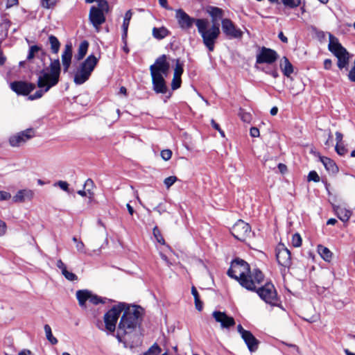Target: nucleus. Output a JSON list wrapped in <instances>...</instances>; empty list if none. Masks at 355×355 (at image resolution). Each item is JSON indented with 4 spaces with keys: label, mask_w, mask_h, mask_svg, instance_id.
<instances>
[{
    "label": "nucleus",
    "mask_w": 355,
    "mask_h": 355,
    "mask_svg": "<svg viewBox=\"0 0 355 355\" xmlns=\"http://www.w3.org/2000/svg\"><path fill=\"white\" fill-rule=\"evenodd\" d=\"M122 313L115 337L123 347L132 349L141 343L137 329L142 321L144 309L140 306L112 300V327H115Z\"/></svg>",
    "instance_id": "f257e3e1"
},
{
    "label": "nucleus",
    "mask_w": 355,
    "mask_h": 355,
    "mask_svg": "<svg viewBox=\"0 0 355 355\" xmlns=\"http://www.w3.org/2000/svg\"><path fill=\"white\" fill-rule=\"evenodd\" d=\"M175 19L180 28L184 31L189 30L195 24L199 34L202 37L204 45L209 51L214 50L215 44L220 33L218 25H212L208 28L209 22L207 19L191 17L181 8L175 10Z\"/></svg>",
    "instance_id": "f03ea898"
},
{
    "label": "nucleus",
    "mask_w": 355,
    "mask_h": 355,
    "mask_svg": "<svg viewBox=\"0 0 355 355\" xmlns=\"http://www.w3.org/2000/svg\"><path fill=\"white\" fill-rule=\"evenodd\" d=\"M49 67L39 71L37 85L40 88L33 94L28 96V99L33 101L40 98L44 93L51 87L57 85L60 80L61 66L59 59L52 60Z\"/></svg>",
    "instance_id": "7ed1b4c3"
},
{
    "label": "nucleus",
    "mask_w": 355,
    "mask_h": 355,
    "mask_svg": "<svg viewBox=\"0 0 355 355\" xmlns=\"http://www.w3.org/2000/svg\"><path fill=\"white\" fill-rule=\"evenodd\" d=\"M97 63V58L93 54L89 55L74 71V83L80 85L88 80Z\"/></svg>",
    "instance_id": "20e7f679"
},
{
    "label": "nucleus",
    "mask_w": 355,
    "mask_h": 355,
    "mask_svg": "<svg viewBox=\"0 0 355 355\" xmlns=\"http://www.w3.org/2000/svg\"><path fill=\"white\" fill-rule=\"evenodd\" d=\"M249 264L243 259H236L232 261L230 268L228 269L227 275L236 280L241 286H250L245 281L244 277L250 272Z\"/></svg>",
    "instance_id": "39448f33"
},
{
    "label": "nucleus",
    "mask_w": 355,
    "mask_h": 355,
    "mask_svg": "<svg viewBox=\"0 0 355 355\" xmlns=\"http://www.w3.org/2000/svg\"><path fill=\"white\" fill-rule=\"evenodd\" d=\"M329 50L338 58V67L342 69L347 67L349 62V53L332 34H329Z\"/></svg>",
    "instance_id": "423d86ee"
},
{
    "label": "nucleus",
    "mask_w": 355,
    "mask_h": 355,
    "mask_svg": "<svg viewBox=\"0 0 355 355\" xmlns=\"http://www.w3.org/2000/svg\"><path fill=\"white\" fill-rule=\"evenodd\" d=\"M76 298L78 301L79 306L83 309H86L87 301L94 305H98L99 304H105L107 302H110L111 300L106 297H102L93 293L91 291L78 290L76 291Z\"/></svg>",
    "instance_id": "0eeeda50"
},
{
    "label": "nucleus",
    "mask_w": 355,
    "mask_h": 355,
    "mask_svg": "<svg viewBox=\"0 0 355 355\" xmlns=\"http://www.w3.org/2000/svg\"><path fill=\"white\" fill-rule=\"evenodd\" d=\"M258 295L266 303L276 306L278 303V297L274 285L270 282L261 284L256 291Z\"/></svg>",
    "instance_id": "6e6552de"
},
{
    "label": "nucleus",
    "mask_w": 355,
    "mask_h": 355,
    "mask_svg": "<svg viewBox=\"0 0 355 355\" xmlns=\"http://www.w3.org/2000/svg\"><path fill=\"white\" fill-rule=\"evenodd\" d=\"M247 284L250 286H241L250 291H255L263 284L264 275L259 268H254L252 270L250 268V272L244 277Z\"/></svg>",
    "instance_id": "1a4fd4ad"
},
{
    "label": "nucleus",
    "mask_w": 355,
    "mask_h": 355,
    "mask_svg": "<svg viewBox=\"0 0 355 355\" xmlns=\"http://www.w3.org/2000/svg\"><path fill=\"white\" fill-rule=\"evenodd\" d=\"M109 11V3H107L106 8H101L98 6H92L89 13V19L93 26L98 31L99 27L105 21L104 12Z\"/></svg>",
    "instance_id": "9d476101"
},
{
    "label": "nucleus",
    "mask_w": 355,
    "mask_h": 355,
    "mask_svg": "<svg viewBox=\"0 0 355 355\" xmlns=\"http://www.w3.org/2000/svg\"><path fill=\"white\" fill-rule=\"evenodd\" d=\"M221 28L227 39H240L243 36L242 31L230 19L225 18L221 20Z\"/></svg>",
    "instance_id": "9b49d317"
},
{
    "label": "nucleus",
    "mask_w": 355,
    "mask_h": 355,
    "mask_svg": "<svg viewBox=\"0 0 355 355\" xmlns=\"http://www.w3.org/2000/svg\"><path fill=\"white\" fill-rule=\"evenodd\" d=\"M35 135V130L33 128H28L13 135L9 138V144L12 147H19Z\"/></svg>",
    "instance_id": "f8f14e48"
},
{
    "label": "nucleus",
    "mask_w": 355,
    "mask_h": 355,
    "mask_svg": "<svg viewBox=\"0 0 355 355\" xmlns=\"http://www.w3.org/2000/svg\"><path fill=\"white\" fill-rule=\"evenodd\" d=\"M231 233L234 237L243 241L251 233L250 225L242 220H239L232 227Z\"/></svg>",
    "instance_id": "ddd939ff"
},
{
    "label": "nucleus",
    "mask_w": 355,
    "mask_h": 355,
    "mask_svg": "<svg viewBox=\"0 0 355 355\" xmlns=\"http://www.w3.org/2000/svg\"><path fill=\"white\" fill-rule=\"evenodd\" d=\"M170 69V64L166 55L158 57L153 64L150 66V74L157 73L166 76Z\"/></svg>",
    "instance_id": "4468645a"
},
{
    "label": "nucleus",
    "mask_w": 355,
    "mask_h": 355,
    "mask_svg": "<svg viewBox=\"0 0 355 355\" xmlns=\"http://www.w3.org/2000/svg\"><path fill=\"white\" fill-rule=\"evenodd\" d=\"M275 252L278 263L284 268H289L292 263L291 252L281 243L277 245Z\"/></svg>",
    "instance_id": "2eb2a0df"
},
{
    "label": "nucleus",
    "mask_w": 355,
    "mask_h": 355,
    "mask_svg": "<svg viewBox=\"0 0 355 355\" xmlns=\"http://www.w3.org/2000/svg\"><path fill=\"white\" fill-rule=\"evenodd\" d=\"M11 89L18 95L27 96L35 89V85L22 80L14 81L10 83Z\"/></svg>",
    "instance_id": "dca6fc26"
},
{
    "label": "nucleus",
    "mask_w": 355,
    "mask_h": 355,
    "mask_svg": "<svg viewBox=\"0 0 355 355\" xmlns=\"http://www.w3.org/2000/svg\"><path fill=\"white\" fill-rule=\"evenodd\" d=\"M278 58V55L275 50L266 47H262L260 53L257 55V63L272 64Z\"/></svg>",
    "instance_id": "f3484780"
},
{
    "label": "nucleus",
    "mask_w": 355,
    "mask_h": 355,
    "mask_svg": "<svg viewBox=\"0 0 355 355\" xmlns=\"http://www.w3.org/2000/svg\"><path fill=\"white\" fill-rule=\"evenodd\" d=\"M212 316L217 322L220 324L223 329H229L235 324L234 319L227 315L225 312L215 311L212 313Z\"/></svg>",
    "instance_id": "a211bd4d"
},
{
    "label": "nucleus",
    "mask_w": 355,
    "mask_h": 355,
    "mask_svg": "<svg viewBox=\"0 0 355 355\" xmlns=\"http://www.w3.org/2000/svg\"><path fill=\"white\" fill-rule=\"evenodd\" d=\"M152 77V83L154 91L157 94H165L167 91V87L162 74H150Z\"/></svg>",
    "instance_id": "6ab92c4d"
},
{
    "label": "nucleus",
    "mask_w": 355,
    "mask_h": 355,
    "mask_svg": "<svg viewBox=\"0 0 355 355\" xmlns=\"http://www.w3.org/2000/svg\"><path fill=\"white\" fill-rule=\"evenodd\" d=\"M206 11L211 17V21L213 23L212 25L216 24L219 27V24L217 21L219 19H223V17L224 15L223 10L215 6H208Z\"/></svg>",
    "instance_id": "aec40b11"
},
{
    "label": "nucleus",
    "mask_w": 355,
    "mask_h": 355,
    "mask_svg": "<svg viewBox=\"0 0 355 355\" xmlns=\"http://www.w3.org/2000/svg\"><path fill=\"white\" fill-rule=\"evenodd\" d=\"M96 327L101 330L107 331L108 335L111 334V309L107 310L105 313L104 321H97Z\"/></svg>",
    "instance_id": "412c9836"
},
{
    "label": "nucleus",
    "mask_w": 355,
    "mask_h": 355,
    "mask_svg": "<svg viewBox=\"0 0 355 355\" xmlns=\"http://www.w3.org/2000/svg\"><path fill=\"white\" fill-rule=\"evenodd\" d=\"M34 193L30 189H21L17 191L15 196L12 198L14 202H22L26 200H31L33 197Z\"/></svg>",
    "instance_id": "4be33fe9"
},
{
    "label": "nucleus",
    "mask_w": 355,
    "mask_h": 355,
    "mask_svg": "<svg viewBox=\"0 0 355 355\" xmlns=\"http://www.w3.org/2000/svg\"><path fill=\"white\" fill-rule=\"evenodd\" d=\"M245 344L248 346V349L251 352L257 351L259 341L253 336V334L249 331L243 337H242Z\"/></svg>",
    "instance_id": "5701e85b"
},
{
    "label": "nucleus",
    "mask_w": 355,
    "mask_h": 355,
    "mask_svg": "<svg viewBox=\"0 0 355 355\" xmlns=\"http://www.w3.org/2000/svg\"><path fill=\"white\" fill-rule=\"evenodd\" d=\"M334 210L338 218L343 222L349 220L352 211L341 206H334Z\"/></svg>",
    "instance_id": "b1692460"
},
{
    "label": "nucleus",
    "mask_w": 355,
    "mask_h": 355,
    "mask_svg": "<svg viewBox=\"0 0 355 355\" xmlns=\"http://www.w3.org/2000/svg\"><path fill=\"white\" fill-rule=\"evenodd\" d=\"M281 69L284 76L289 77L293 72V67L286 57H283L280 64Z\"/></svg>",
    "instance_id": "393cba45"
},
{
    "label": "nucleus",
    "mask_w": 355,
    "mask_h": 355,
    "mask_svg": "<svg viewBox=\"0 0 355 355\" xmlns=\"http://www.w3.org/2000/svg\"><path fill=\"white\" fill-rule=\"evenodd\" d=\"M171 32L164 26L160 28L154 27L152 31V35L157 40H162L169 35Z\"/></svg>",
    "instance_id": "a878e982"
},
{
    "label": "nucleus",
    "mask_w": 355,
    "mask_h": 355,
    "mask_svg": "<svg viewBox=\"0 0 355 355\" xmlns=\"http://www.w3.org/2000/svg\"><path fill=\"white\" fill-rule=\"evenodd\" d=\"M320 159L328 171L331 173H336L338 171V167L336 163L330 158L327 157H320Z\"/></svg>",
    "instance_id": "bb28decb"
},
{
    "label": "nucleus",
    "mask_w": 355,
    "mask_h": 355,
    "mask_svg": "<svg viewBox=\"0 0 355 355\" xmlns=\"http://www.w3.org/2000/svg\"><path fill=\"white\" fill-rule=\"evenodd\" d=\"M89 47V42L87 40H83L79 45L77 54L75 58L77 60H81L87 54Z\"/></svg>",
    "instance_id": "cd10ccee"
},
{
    "label": "nucleus",
    "mask_w": 355,
    "mask_h": 355,
    "mask_svg": "<svg viewBox=\"0 0 355 355\" xmlns=\"http://www.w3.org/2000/svg\"><path fill=\"white\" fill-rule=\"evenodd\" d=\"M49 42L51 45V51L53 53H58L60 48V42L58 39L53 35L49 36Z\"/></svg>",
    "instance_id": "c85d7f7f"
},
{
    "label": "nucleus",
    "mask_w": 355,
    "mask_h": 355,
    "mask_svg": "<svg viewBox=\"0 0 355 355\" xmlns=\"http://www.w3.org/2000/svg\"><path fill=\"white\" fill-rule=\"evenodd\" d=\"M11 25V21L8 19H3L2 21L0 23V29H1V37H6L8 35V31Z\"/></svg>",
    "instance_id": "c756f323"
},
{
    "label": "nucleus",
    "mask_w": 355,
    "mask_h": 355,
    "mask_svg": "<svg viewBox=\"0 0 355 355\" xmlns=\"http://www.w3.org/2000/svg\"><path fill=\"white\" fill-rule=\"evenodd\" d=\"M318 252L324 260L330 261L332 253L327 248L320 245L318 247Z\"/></svg>",
    "instance_id": "7c9ffc66"
},
{
    "label": "nucleus",
    "mask_w": 355,
    "mask_h": 355,
    "mask_svg": "<svg viewBox=\"0 0 355 355\" xmlns=\"http://www.w3.org/2000/svg\"><path fill=\"white\" fill-rule=\"evenodd\" d=\"M44 331L46 334V339L52 344L55 345L58 343V340L55 338L51 331V328L49 324H45L44 327Z\"/></svg>",
    "instance_id": "2f4dec72"
},
{
    "label": "nucleus",
    "mask_w": 355,
    "mask_h": 355,
    "mask_svg": "<svg viewBox=\"0 0 355 355\" xmlns=\"http://www.w3.org/2000/svg\"><path fill=\"white\" fill-rule=\"evenodd\" d=\"M94 187V183L93 180L90 178L87 179L84 185V189H85L87 191V194L89 195V198H92L94 196V193L92 192V189Z\"/></svg>",
    "instance_id": "473e14b6"
},
{
    "label": "nucleus",
    "mask_w": 355,
    "mask_h": 355,
    "mask_svg": "<svg viewBox=\"0 0 355 355\" xmlns=\"http://www.w3.org/2000/svg\"><path fill=\"white\" fill-rule=\"evenodd\" d=\"M161 351L159 346L155 343L143 355H158Z\"/></svg>",
    "instance_id": "72a5a7b5"
},
{
    "label": "nucleus",
    "mask_w": 355,
    "mask_h": 355,
    "mask_svg": "<svg viewBox=\"0 0 355 355\" xmlns=\"http://www.w3.org/2000/svg\"><path fill=\"white\" fill-rule=\"evenodd\" d=\"M282 2L286 7L294 8L300 5L301 0H282Z\"/></svg>",
    "instance_id": "f704fd0d"
},
{
    "label": "nucleus",
    "mask_w": 355,
    "mask_h": 355,
    "mask_svg": "<svg viewBox=\"0 0 355 355\" xmlns=\"http://www.w3.org/2000/svg\"><path fill=\"white\" fill-rule=\"evenodd\" d=\"M153 236H155V239L157 240V241L158 243H159L160 244H162V245H164L165 243V241L161 234V232L157 226H155L153 228Z\"/></svg>",
    "instance_id": "c9c22d12"
},
{
    "label": "nucleus",
    "mask_w": 355,
    "mask_h": 355,
    "mask_svg": "<svg viewBox=\"0 0 355 355\" xmlns=\"http://www.w3.org/2000/svg\"><path fill=\"white\" fill-rule=\"evenodd\" d=\"M183 64L180 63L179 59L176 60L175 67L174 69V76H181L183 73Z\"/></svg>",
    "instance_id": "e433bc0d"
},
{
    "label": "nucleus",
    "mask_w": 355,
    "mask_h": 355,
    "mask_svg": "<svg viewBox=\"0 0 355 355\" xmlns=\"http://www.w3.org/2000/svg\"><path fill=\"white\" fill-rule=\"evenodd\" d=\"M181 76H174L171 82V88L173 90H175L181 86Z\"/></svg>",
    "instance_id": "4c0bfd02"
},
{
    "label": "nucleus",
    "mask_w": 355,
    "mask_h": 355,
    "mask_svg": "<svg viewBox=\"0 0 355 355\" xmlns=\"http://www.w3.org/2000/svg\"><path fill=\"white\" fill-rule=\"evenodd\" d=\"M292 245L295 248H298L302 245V238L298 233H295L292 237Z\"/></svg>",
    "instance_id": "58836bf2"
},
{
    "label": "nucleus",
    "mask_w": 355,
    "mask_h": 355,
    "mask_svg": "<svg viewBox=\"0 0 355 355\" xmlns=\"http://www.w3.org/2000/svg\"><path fill=\"white\" fill-rule=\"evenodd\" d=\"M62 274L69 281L73 282L78 279L77 275L71 272L68 271L67 269L64 270Z\"/></svg>",
    "instance_id": "ea45409f"
},
{
    "label": "nucleus",
    "mask_w": 355,
    "mask_h": 355,
    "mask_svg": "<svg viewBox=\"0 0 355 355\" xmlns=\"http://www.w3.org/2000/svg\"><path fill=\"white\" fill-rule=\"evenodd\" d=\"M58 0H42V7L49 9L53 8Z\"/></svg>",
    "instance_id": "a19ab883"
},
{
    "label": "nucleus",
    "mask_w": 355,
    "mask_h": 355,
    "mask_svg": "<svg viewBox=\"0 0 355 355\" xmlns=\"http://www.w3.org/2000/svg\"><path fill=\"white\" fill-rule=\"evenodd\" d=\"M54 186H58L62 190H63L66 192H69V184L65 181L59 180L58 182H57L54 184Z\"/></svg>",
    "instance_id": "79ce46f5"
},
{
    "label": "nucleus",
    "mask_w": 355,
    "mask_h": 355,
    "mask_svg": "<svg viewBox=\"0 0 355 355\" xmlns=\"http://www.w3.org/2000/svg\"><path fill=\"white\" fill-rule=\"evenodd\" d=\"M177 177L170 176L164 180V183L166 185V187L168 189L177 181Z\"/></svg>",
    "instance_id": "37998d69"
},
{
    "label": "nucleus",
    "mask_w": 355,
    "mask_h": 355,
    "mask_svg": "<svg viewBox=\"0 0 355 355\" xmlns=\"http://www.w3.org/2000/svg\"><path fill=\"white\" fill-rule=\"evenodd\" d=\"M308 181H313L318 182L320 181V177L315 171H311L308 175Z\"/></svg>",
    "instance_id": "c03bdc74"
},
{
    "label": "nucleus",
    "mask_w": 355,
    "mask_h": 355,
    "mask_svg": "<svg viewBox=\"0 0 355 355\" xmlns=\"http://www.w3.org/2000/svg\"><path fill=\"white\" fill-rule=\"evenodd\" d=\"M335 149L336 153L340 155H345L347 151V150L343 145V144H336Z\"/></svg>",
    "instance_id": "a18cd8bd"
},
{
    "label": "nucleus",
    "mask_w": 355,
    "mask_h": 355,
    "mask_svg": "<svg viewBox=\"0 0 355 355\" xmlns=\"http://www.w3.org/2000/svg\"><path fill=\"white\" fill-rule=\"evenodd\" d=\"M129 24H130V21H125L123 19V25H122V28H123V33L122 34V40L123 41H125V38L127 37V33H128Z\"/></svg>",
    "instance_id": "49530a36"
},
{
    "label": "nucleus",
    "mask_w": 355,
    "mask_h": 355,
    "mask_svg": "<svg viewBox=\"0 0 355 355\" xmlns=\"http://www.w3.org/2000/svg\"><path fill=\"white\" fill-rule=\"evenodd\" d=\"M87 3H92L94 2H97L98 6L101 8H106L107 3H108L106 0H85Z\"/></svg>",
    "instance_id": "de8ad7c7"
},
{
    "label": "nucleus",
    "mask_w": 355,
    "mask_h": 355,
    "mask_svg": "<svg viewBox=\"0 0 355 355\" xmlns=\"http://www.w3.org/2000/svg\"><path fill=\"white\" fill-rule=\"evenodd\" d=\"M161 156L162 157L163 159L167 161L168 159H170L171 158V156H172V152L171 150H163L162 152H161Z\"/></svg>",
    "instance_id": "09e8293b"
},
{
    "label": "nucleus",
    "mask_w": 355,
    "mask_h": 355,
    "mask_svg": "<svg viewBox=\"0 0 355 355\" xmlns=\"http://www.w3.org/2000/svg\"><path fill=\"white\" fill-rule=\"evenodd\" d=\"M11 198L10 193L5 191H0V200H8Z\"/></svg>",
    "instance_id": "8fccbe9b"
},
{
    "label": "nucleus",
    "mask_w": 355,
    "mask_h": 355,
    "mask_svg": "<svg viewBox=\"0 0 355 355\" xmlns=\"http://www.w3.org/2000/svg\"><path fill=\"white\" fill-rule=\"evenodd\" d=\"M239 116L241 120L243 121L244 122H249L250 120V114L249 113L241 111L239 113Z\"/></svg>",
    "instance_id": "3c124183"
},
{
    "label": "nucleus",
    "mask_w": 355,
    "mask_h": 355,
    "mask_svg": "<svg viewBox=\"0 0 355 355\" xmlns=\"http://www.w3.org/2000/svg\"><path fill=\"white\" fill-rule=\"evenodd\" d=\"M73 51H72V45L71 43H68L65 44L64 49L62 54H69L72 55Z\"/></svg>",
    "instance_id": "603ef678"
},
{
    "label": "nucleus",
    "mask_w": 355,
    "mask_h": 355,
    "mask_svg": "<svg viewBox=\"0 0 355 355\" xmlns=\"http://www.w3.org/2000/svg\"><path fill=\"white\" fill-rule=\"evenodd\" d=\"M348 77L351 81L355 82V59H354V66L349 71Z\"/></svg>",
    "instance_id": "864d4df0"
},
{
    "label": "nucleus",
    "mask_w": 355,
    "mask_h": 355,
    "mask_svg": "<svg viewBox=\"0 0 355 355\" xmlns=\"http://www.w3.org/2000/svg\"><path fill=\"white\" fill-rule=\"evenodd\" d=\"M154 210L158 212L159 215L166 211V208L162 203H159L156 207H155Z\"/></svg>",
    "instance_id": "5fc2aeb1"
},
{
    "label": "nucleus",
    "mask_w": 355,
    "mask_h": 355,
    "mask_svg": "<svg viewBox=\"0 0 355 355\" xmlns=\"http://www.w3.org/2000/svg\"><path fill=\"white\" fill-rule=\"evenodd\" d=\"M250 134L252 137H258L259 136V130L256 127H252L250 130Z\"/></svg>",
    "instance_id": "6e6d98bb"
},
{
    "label": "nucleus",
    "mask_w": 355,
    "mask_h": 355,
    "mask_svg": "<svg viewBox=\"0 0 355 355\" xmlns=\"http://www.w3.org/2000/svg\"><path fill=\"white\" fill-rule=\"evenodd\" d=\"M6 232V224L0 219V236H3Z\"/></svg>",
    "instance_id": "4d7b16f0"
},
{
    "label": "nucleus",
    "mask_w": 355,
    "mask_h": 355,
    "mask_svg": "<svg viewBox=\"0 0 355 355\" xmlns=\"http://www.w3.org/2000/svg\"><path fill=\"white\" fill-rule=\"evenodd\" d=\"M56 266L59 269L61 270L62 273L63 272L64 270L67 269L66 265L62 262L61 259L57 261Z\"/></svg>",
    "instance_id": "13d9d810"
},
{
    "label": "nucleus",
    "mask_w": 355,
    "mask_h": 355,
    "mask_svg": "<svg viewBox=\"0 0 355 355\" xmlns=\"http://www.w3.org/2000/svg\"><path fill=\"white\" fill-rule=\"evenodd\" d=\"M62 62H71L72 55L69 54H62Z\"/></svg>",
    "instance_id": "bf43d9fd"
},
{
    "label": "nucleus",
    "mask_w": 355,
    "mask_h": 355,
    "mask_svg": "<svg viewBox=\"0 0 355 355\" xmlns=\"http://www.w3.org/2000/svg\"><path fill=\"white\" fill-rule=\"evenodd\" d=\"M29 50L32 51L34 54H35L36 53L42 51V48L38 45H33L29 48Z\"/></svg>",
    "instance_id": "052dcab7"
},
{
    "label": "nucleus",
    "mask_w": 355,
    "mask_h": 355,
    "mask_svg": "<svg viewBox=\"0 0 355 355\" xmlns=\"http://www.w3.org/2000/svg\"><path fill=\"white\" fill-rule=\"evenodd\" d=\"M238 332L241 334V337H243L246 334H248L250 331L245 330L243 328L241 324H239L237 326Z\"/></svg>",
    "instance_id": "680f3d73"
},
{
    "label": "nucleus",
    "mask_w": 355,
    "mask_h": 355,
    "mask_svg": "<svg viewBox=\"0 0 355 355\" xmlns=\"http://www.w3.org/2000/svg\"><path fill=\"white\" fill-rule=\"evenodd\" d=\"M18 3H19L18 0H7L6 8H11L14 6L18 5Z\"/></svg>",
    "instance_id": "e2e57ef3"
},
{
    "label": "nucleus",
    "mask_w": 355,
    "mask_h": 355,
    "mask_svg": "<svg viewBox=\"0 0 355 355\" xmlns=\"http://www.w3.org/2000/svg\"><path fill=\"white\" fill-rule=\"evenodd\" d=\"M194 300L196 309L200 311L202 309V302L200 301V298Z\"/></svg>",
    "instance_id": "0e129e2a"
},
{
    "label": "nucleus",
    "mask_w": 355,
    "mask_h": 355,
    "mask_svg": "<svg viewBox=\"0 0 355 355\" xmlns=\"http://www.w3.org/2000/svg\"><path fill=\"white\" fill-rule=\"evenodd\" d=\"M332 66V61L330 59H326L324 61V67L325 69H330Z\"/></svg>",
    "instance_id": "69168bd1"
},
{
    "label": "nucleus",
    "mask_w": 355,
    "mask_h": 355,
    "mask_svg": "<svg viewBox=\"0 0 355 355\" xmlns=\"http://www.w3.org/2000/svg\"><path fill=\"white\" fill-rule=\"evenodd\" d=\"M343 137V135L341 132H336V139L337 141V144H342Z\"/></svg>",
    "instance_id": "338daca9"
},
{
    "label": "nucleus",
    "mask_w": 355,
    "mask_h": 355,
    "mask_svg": "<svg viewBox=\"0 0 355 355\" xmlns=\"http://www.w3.org/2000/svg\"><path fill=\"white\" fill-rule=\"evenodd\" d=\"M18 355H33V354L29 349H24L19 352Z\"/></svg>",
    "instance_id": "774afa93"
}]
</instances>
